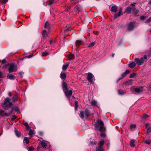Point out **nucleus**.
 Instances as JSON below:
<instances>
[{
  "instance_id": "nucleus-1",
  "label": "nucleus",
  "mask_w": 151,
  "mask_h": 151,
  "mask_svg": "<svg viewBox=\"0 0 151 151\" xmlns=\"http://www.w3.org/2000/svg\"><path fill=\"white\" fill-rule=\"evenodd\" d=\"M103 122L101 120L98 119L95 124V130H99L101 132L105 130Z\"/></svg>"
},
{
  "instance_id": "nucleus-2",
  "label": "nucleus",
  "mask_w": 151,
  "mask_h": 151,
  "mask_svg": "<svg viewBox=\"0 0 151 151\" xmlns=\"http://www.w3.org/2000/svg\"><path fill=\"white\" fill-rule=\"evenodd\" d=\"M62 88L63 92L65 96L68 99H69L72 95L73 93L72 91L71 90L68 91L67 84L64 82H63Z\"/></svg>"
},
{
  "instance_id": "nucleus-3",
  "label": "nucleus",
  "mask_w": 151,
  "mask_h": 151,
  "mask_svg": "<svg viewBox=\"0 0 151 151\" xmlns=\"http://www.w3.org/2000/svg\"><path fill=\"white\" fill-rule=\"evenodd\" d=\"M122 8H121L120 9L118 13H116V12L117 11V6H112L111 11L113 14H114V19H116L123 14V13L122 12Z\"/></svg>"
},
{
  "instance_id": "nucleus-4",
  "label": "nucleus",
  "mask_w": 151,
  "mask_h": 151,
  "mask_svg": "<svg viewBox=\"0 0 151 151\" xmlns=\"http://www.w3.org/2000/svg\"><path fill=\"white\" fill-rule=\"evenodd\" d=\"M11 99L9 98L5 99L4 102L2 104V106L5 110H8L12 106V103L10 102Z\"/></svg>"
},
{
  "instance_id": "nucleus-5",
  "label": "nucleus",
  "mask_w": 151,
  "mask_h": 151,
  "mask_svg": "<svg viewBox=\"0 0 151 151\" xmlns=\"http://www.w3.org/2000/svg\"><path fill=\"white\" fill-rule=\"evenodd\" d=\"M144 87H138L135 88L133 87L130 88V90L132 93L134 94H135L137 93H139L142 92L144 90Z\"/></svg>"
},
{
  "instance_id": "nucleus-6",
  "label": "nucleus",
  "mask_w": 151,
  "mask_h": 151,
  "mask_svg": "<svg viewBox=\"0 0 151 151\" xmlns=\"http://www.w3.org/2000/svg\"><path fill=\"white\" fill-rule=\"evenodd\" d=\"M147 58V56L146 55H144L143 57H142L140 59L135 58L134 61L138 65H141L143 64Z\"/></svg>"
},
{
  "instance_id": "nucleus-7",
  "label": "nucleus",
  "mask_w": 151,
  "mask_h": 151,
  "mask_svg": "<svg viewBox=\"0 0 151 151\" xmlns=\"http://www.w3.org/2000/svg\"><path fill=\"white\" fill-rule=\"evenodd\" d=\"M17 70V66L14 64L12 63L10 65L8 69L9 73H11L13 72H15Z\"/></svg>"
},
{
  "instance_id": "nucleus-8",
  "label": "nucleus",
  "mask_w": 151,
  "mask_h": 151,
  "mask_svg": "<svg viewBox=\"0 0 151 151\" xmlns=\"http://www.w3.org/2000/svg\"><path fill=\"white\" fill-rule=\"evenodd\" d=\"M87 80L90 82L93 83V78H94V76L92 73H88L87 74ZM94 80H95L94 79Z\"/></svg>"
},
{
  "instance_id": "nucleus-9",
  "label": "nucleus",
  "mask_w": 151,
  "mask_h": 151,
  "mask_svg": "<svg viewBox=\"0 0 151 151\" xmlns=\"http://www.w3.org/2000/svg\"><path fill=\"white\" fill-rule=\"evenodd\" d=\"M129 71L128 70H126L125 72L122 73L121 75L122 77H121L119 78L117 81V83H118L119 81L123 79L129 73Z\"/></svg>"
},
{
  "instance_id": "nucleus-10",
  "label": "nucleus",
  "mask_w": 151,
  "mask_h": 151,
  "mask_svg": "<svg viewBox=\"0 0 151 151\" xmlns=\"http://www.w3.org/2000/svg\"><path fill=\"white\" fill-rule=\"evenodd\" d=\"M134 22H132L128 25V29L129 30H132L134 27Z\"/></svg>"
},
{
  "instance_id": "nucleus-11",
  "label": "nucleus",
  "mask_w": 151,
  "mask_h": 151,
  "mask_svg": "<svg viewBox=\"0 0 151 151\" xmlns=\"http://www.w3.org/2000/svg\"><path fill=\"white\" fill-rule=\"evenodd\" d=\"M44 27L45 29H48L49 32H50V29H51V26L50 25L49 23L48 22H46L44 25Z\"/></svg>"
},
{
  "instance_id": "nucleus-12",
  "label": "nucleus",
  "mask_w": 151,
  "mask_h": 151,
  "mask_svg": "<svg viewBox=\"0 0 151 151\" xmlns=\"http://www.w3.org/2000/svg\"><path fill=\"white\" fill-rule=\"evenodd\" d=\"M82 9L81 6L77 5L75 8L74 11L76 12H80Z\"/></svg>"
},
{
  "instance_id": "nucleus-13",
  "label": "nucleus",
  "mask_w": 151,
  "mask_h": 151,
  "mask_svg": "<svg viewBox=\"0 0 151 151\" xmlns=\"http://www.w3.org/2000/svg\"><path fill=\"white\" fill-rule=\"evenodd\" d=\"M48 143L47 141H43L41 142V144L43 148L46 149Z\"/></svg>"
},
{
  "instance_id": "nucleus-14",
  "label": "nucleus",
  "mask_w": 151,
  "mask_h": 151,
  "mask_svg": "<svg viewBox=\"0 0 151 151\" xmlns=\"http://www.w3.org/2000/svg\"><path fill=\"white\" fill-rule=\"evenodd\" d=\"M132 80L127 81L125 83H124L123 85V86H125L130 85L132 84Z\"/></svg>"
},
{
  "instance_id": "nucleus-15",
  "label": "nucleus",
  "mask_w": 151,
  "mask_h": 151,
  "mask_svg": "<svg viewBox=\"0 0 151 151\" xmlns=\"http://www.w3.org/2000/svg\"><path fill=\"white\" fill-rule=\"evenodd\" d=\"M0 115L2 116H8V114L6 113H5L4 111L3 110H0Z\"/></svg>"
},
{
  "instance_id": "nucleus-16",
  "label": "nucleus",
  "mask_w": 151,
  "mask_h": 151,
  "mask_svg": "<svg viewBox=\"0 0 151 151\" xmlns=\"http://www.w3.org/2000/svg\"><path fill=\"white\" fill-rule=\"evenodd\" d=\"M66 75L65 73H61L60 75V77L62 79H64L66 78Z\"/></svg>"
},
{
  "instance_id": "nucleus-17",
  "label": "nucleus",
  "mask_w": 151,
  "mask_h": 151,
  "mask_svg": "<svg viewBox=\"0 0 151 151\" xmlns=\"http://www.w3.org/2000/svg\"><path fill=\"white\" fill-rule=\"evenodd\" d=\"M83 42L82 40H78L76 41L75 44L76 46H78L81 45Z\"/></svg>"
},
{
  "instance_id": "nucleus-18",
  "label": "nucleus",
  "mask_w": 151,
  "mask_h": 151,
  "mask_svg": "<svg viewBox=\"0 0 151 151\" xmlns=\"http://www.w3.org/2000/svg\"><path fill=\"white\" fill-rule=\"evenodd\" d=\"M18 97L17 95L16 94L14 95L12 98V101L14 102L17 101L18 100Z\"/></svg>"
},
{
  "instance_id": "nucleus-19",
  "label": "nucleus",
  "mask_w": 151,
  "mask_h": 151,
  "mask_svg": "<svg viewBox=\"0 0 151 151\" xmlns=\"http://www.w3.org/2000/svg\"><path fill=\"white\" fill-rule=\"evenodd\" d=\"M132 10V8L130 6L128 7L125 10V12L127 14L130 13Z\"/></svg>"
},
{
  "instance_id": "nucleus-20",
  "label": "nucleus",
  "mask_w": 151,
  "mask_h": 151,
  "mask_svg": "<svg viewBox=\"0 0 151 151\" xmlns=\"http://www.w3.org/2000/svg\"><path fill=\"white\" fill-rule=\"evenodd\" d=\"M7 77L11 80H14L15 79L14 76L12 74H8Z\"/></svg>"
},
{
  "instance_id": "nucleus-21",
  "label": "nucleus",
  "mask_w": 151,
  "mask_h": 151,
  "mask_svg": "<svg viewBox=\"0 0 151 151\" xmlns=\"http://www.w3.org/2000/svg\"><path fill=\"white\" fill-rule=\"evenodd\" d=\"M136 66V64L134 62H132L129 64V67L132 68Z\"/></svg>"
},
{
  "instance_id": "nucleus-22",
  "label": "nucleus",
  "mask_w": 151,
  "mask_h": 151,
  "mask_svg": "<svg viewBox=\"0 0 151 151\" xmlns=\"http://www.w3.org/2000/svg\"><path fill=\"white\" fill-rule=\"evenodd\" d=\"M135 142V140L134 139H132L130 142V145L132 147H134L135 146V145L134 142Z\"/></svg>"
},
{
  "instance_id": "nucleus-23",
  "label": "nucleus",
  "mask_w": 151,
  "mask_h": 151,
  "mask_svg": "<svg viewBox=\"0 0 151 151\" xmlns=\"http://www.w3.org/2000/svg\"><path fill=\"white\" fill-rule=\"evenodd\" d=\"M75 58L74 55L73 54H70L69 56V60H73Z\"/></svg>"
},
{
  "instance_id": "nucleus-24",
  "label": "nucleus",
  "mask_w": 151,
  "mask_h": 151,
  "mask_svg": "<svg viewBox=\"0 0 151 151\" xmlns=\"http://www.w3.org/2000/svg\"><path fill=\"white\" fill-rule=\"evenodd\" d=\"M24 142L27 144H28L29 142V141L27 137H25L24 138Z\"/></svg>"
},
{
  "instance_id": "nucleus-25",
  "label": "nucleus",
  "mask_w": 151,
  "mask_h": 151,
  "mask_svg": "<svg viewBox=\"0 0 151 151\" xmlns=\"http://www.w3.org/2000/svg\"><path fill=\"white\" fill-rule=\"evenodd\" d=\"M85 114L86 116H88L90 115V112L88 109H86L85 111Z\"/></svg>"
},
{
  "instance_id": "nucleus-26",
  "label": "nucleus",
  "mask_w": 151,
  "mask_h": 151,
  "mask_svg": "<svg viewBox=\"0 0 151 151\" xmlns=\"http://www.w3.org/2000/svg\"><path fill=\"white\" fill-rule=\"evenodd\" d=\"M47 35V33L45 30H43L42 31V35L43 37H46Z\"/></svg>"
},
{
  "instance_id": "nucleus-27",
  "label": "nucleus",
  "mask_w": 151,
  "mask_h": 151,
  "mask_svg": "<svg viewBox=\"0 0 151 151\" xmlns=\"http://www.w3.org/2000/svg\"><path fill=\"white\" fill-rule=\"evenodd\" d=\"M15 134L16 136L17 137H20V135H21V133L19 132L18 131H17V130H15Z\"/></svg>"
},
{
  "instance_id": "nucleus-28",
  "label": "nucleus",
  "mask_w": 151,
  "mask_h": 151,
  "mask_svg": "<svg viewBox=\"0 0 151 151\" xmlns=\"http://www.w3.org/2000/svg\"><path fill=\"white\" fill-rule=\"evenodd\" d=\"M69 64L68 63L66 65H63L62 67V69L63 70H65L69 66Z\"/></svg>"
},
{
  "instance_id": "nucleus-29",
  "label": "nucleus",
  "mask_w": 151,
  "mask_h": 151,
  "mask_svg": "<svg viewBox=\"0 0 151 151\" xmlns=\"http://www.w3.org/2000/svg\"><path fill=\"white\" fill-rule=\"evenodd\" d=\"M79 116L82 119H83L84 117V112L83 111H81L79 114Z\"/></svg>"
},
{
  "instance_id": "nucleus-30",
  "label": "nucleus",
  "mask_w": 151,
  "mask_h": 151,
  "mask_svg": "<svg viewBox=\"0 0 151 151\" xmlns=\"http://www.w3.org/2000/svg\"><path fill=\"white\" fill-rule=\"evenodd\" d=\"M118 92L119 95H123L125 93L123 90H119L118 91Z\"/></svg>"
},
{
  "instance_id": "nucleus-31",
  "label": "nucleus",
  "mask_w": 151,
  "mask_h": 151,
  "mask_svg": "<svg viewBox=\"0 0 151 151\" xmlns=\"http://www.w3.org/2000/svg\"><path fill=\"white\" fill-rule=\"evenodd\" d=\"M97 103V102L96 101L93 100H92L91 102V104L92 106H96Z\"/></svg>"
},
{
  "instance_id": "nucleus-32",
  "label": "nucleus",
  "mask_w": 151,
  "mask_h": 151,
  "mask_svg": "<svg viewBox=\"0 0 151 151\" xmlns=\"http://www.w3.org/2000/svg\"><path fill=\"white\" fill-rule=\"evenodd\" d=\"M104 143V140H102L101 141H100L99 143V146L101 147V146H103Z\"/></svg>"
},
{
  "instance_id": "nucleus-33",
  "label": "nucleus",
  "mask_w": 151,
  "mask_h": 151,
  "mask_svg": "<svg viewBox=\"0 0 151 151\" xmlns=\"http://www.w3.org/2000/svg\"><path fill=\"white\" fill-rule=\"evenodd\" d=\"M96 151H103L104 150L101 147L99 146L96 148Z\"/></svg>"
},
{
  "instance_id": "nucleus-34",
  "label": "nucleus",
  "mask_w": 151,
  "mask_h": 151,
  "mask_svg": "<svg viewBox=\"0 0 151 151\" xmlns=\"http://www.w3.org/2000/svg\"><path fill=\"white\" fill-rule=\"evenodd\" d=\"M75 110L76 111L77 108L78 107V102L77 101H75Z\"/></svg>"
},
{
  "instance_id": "nucleus-35",
  "label": "nucleus",
  "mask_w": 151,
  "mask_h": 151,
  "mask_svg": "<svg viewBox=\"0 0 151 151\" xmlns=\"http://www.w3.org/2000/svg\"><path fill=\"white\" fill-rule=\"evenodd\" d=\"M27 149L29 151H33L35 150V148L32 147H28Z\"/></svg>"
},
{
  "instance_id": "nucleus-36",
  "label": "nucleus",
  "mask_w": 151,
  "mask_h": 151,
  "mask_svg": "<svg viewBox=\"0 0 151 151\" xmlns=\"http://www.w3.org/2000/svg\"><path fill=\"white\" fill-rule=\"evenodd\" d=\"M151 132V127H149L147 130V132L146 133V135H147L148 134Z\"/></svg>"
},
{
  "instance_id": "nucleus-37",
  "label": "nucleus",
  "mask_w": 151,
  "mask_h": 151,
  "mask_svg": "<svg viewBox=\"0 0 151 151\" xmlns=\"http://www.w3.org/2000/svg\"><path fill=\"white\" fill-rule=\"evenodd\" d=\"M136 75V74L135 73H133L132 74H131L130 75L129 78H133L135 77Z\"/></svg>"
},
{
  "instance_id": "nucleus-38",
  "label": "nucleus",
  "mask_w": 151,
  "mask_h": 151,
  "mask_svg": "<svg viewBox=\"0 0 151 151\" xmlns=\"http://www.w3.org/2000/svg\"><path fill=\"white\" fill-rule=\"evenodd\" d=\"M145 143L148 145L150 144L151 143V141L149 140H145Z\"/></svg>"
},
{
  "instance_id": "nucleus-39",
  "label": "nucleus",
  "mask_w": 151,
  "mask_h": 151,
  "mask_svg": "<svg viewBox=\"0 0 151 151\" xmlns=\"http://www.w3.org/2000/svg\"><path fill=\"white\" fill-rule=\"evenodd\" d=\"M48 54V52L47 51H45L42 53V56H45Z\"/></svg>"
},
{
  "instance_id": "nucleus-40",
  "label": "nucleus",
  "mask_w": 151,
  "mask_h": 151,
  "mask_svg": "<svg viewBox=\"0 0 151 151\" xmlns=\"http://www.w3.org/2000/svg\"><path fill=\"white\" fill-rule=\"evenodd\" d=\"M16 117L17 116L15 115H13L11 119V120L12 121H13Z\"/></svg>"
},
{
  "instance_id": "nucleus-41",
  "label": "nucleus",
  "mask_w": 151,
  "mask_h": 151,
  "mask_svg": "<svg viewBox=\"0 0 151 151\" xmlns=\"http://www.w3.org/2000/svg\"><path fill=\"white\" fill-rule=\"evenodd\" d=\"M151 22V17L147 19L145 22V23H147Z\"/></svg>"
},
{
  "instance_id": "nucleus-42",
  "label": "nucleus",
  "mask_w": 151,
  "mask_h": 151,
  "mask_svg": "<svg viewBox=\"0 0 151 151\" xmlns=\"http://www.w3.org/2000/svg\"><path fill=\"white\" fill-rule=\"evenodd\" d=\"M33 134H34L32 130H31L29 131V135L30 136L32 135H33Z\"/></svg>"
},
{
  "instance_id": "nucleus-43",
  "label": "nucleus",
  "mask_w": 151,
  "mask_h": 151,
  "mask_svg": "<svg viewBox=\"0 0 151 151\" xmlns=\"http://www.w3.org/2000/svg\"><path fill=\"white\" fill-rule=\"evenodd\" d=\"M136 125L135 124H131L130 126V128L132 129L133 128H135L136 127Z\"/></svg>"
},
{
  "instance_id": "nucleus-44",
  "label": "nucleus",
  "mask_w": 151,
  "mask_h": 151,
  "mask_svg": "<svg viewBox=\"0 0 151 151\" xmlns=\"http://www.w3.org/2000/svg\"><path fill=\"white\" fill-rule=\"evenodd\" d=\"M94 45H95V42H92L91 43H90L89 45L88 46H89V47H91L93 46Z\"/></svg>"
},
{
  "instance_id": "nucleus-45",
  "label": "nucleus",
  "mask_w": 151,
  "mask_h": 151,
  "mask_svg": "<svg viewBox=\"0 0 151 151\" xmlns=\"http://www.w3.org/2000/svg\"><path fill=\"white\" fill-rule=\"evenodd\" d=\"M8 0H1V2L5 4L8 1Z\"/></svg>"
},
{
  "instance_id": "nucleus-46",
  "label": "nucleus",
  "mask_w": 151,
  "mask_h": 151,
  "mask_svg": "<svg viewBox=\"0 0 151 151\" xmlns=\"http://www.w3.org/2000/svg\"><path fill=\"white\" fill-rule=\"evenodd\" d=\"M71 7L70 6H68L66 8L65 10L66 11L68 12L70 9Z\"/></svg>"
},
{
  "instance_id": "nucleus-47",
  "label": "nucleus",
  "mask_w": 151,
  "mask_h": 151,
  "mask_svg": "<svg viewBox=\"0 0 151 151\" xmlns=\"http://www.w3.org/2000/svg\"><path fill=\"white\" fill-rule=\"evenodd\" d=\"M14 110L15 111L17 112H19V109L17 107L14 108Z\"/></svg>"
},
{
  "instance_id": "nucleus-48",
  "label": "nucleus",
  "mask_w": 151,
  "mask_h": 151,
  "mask_svg": "<svg viewBox=\"0 0 151 151\" xmlns=\"http://www.w3.org/2000/svg\"><path fill=\"white\" fill-rule=\"evenodd\" d=\"M140 19L142 20H144L145 19V17L144 16H142L140 17Z\"/></svg>"
},
{
  "instance_id": "nucleus-49",
  "label": "nucleus",
  "mask_w": 151,
  "mask_h": 151,
  "mask_svg": "<svg viewBox=\"0 0 151 151\" xmlns=\"http://www.w3.org/2000/svg\"><path fill=\"white\" fill-rule=\"evenodd\" d=\"M148 116H149L148 115L145 114L143 115V117L144 118H146L148 117Z\"/></svg>"
},
{
  "instance_id": "nucleus-50",
  "label": "nucleus",
  "mask_w": 151,
  "mask_h": 151,
  "mask_svg": "<svg viewBox=\"0 0 151 151\" xmlns=\"http://www.w3.org/2000/svg\"><path fill=\"white\" fill-rule=\"evenodd\" d=\"M100 135L101 137H105L106 136V134L105 133H101V134Z\"/></svg>"
},
{
  "instance_id": "nucleus-51",
  "label": "nucleus",
  "mask_w": 151,
  "mask_h": 151,
  "mask_svg": "<svg viewBox=\"0 0 151 151\" xmlns=\"http://www.w3.org/2000/svg\"><path fill=\"white\" fill-rule=\"evenodd\" d=\"M23 124L25 127H27L28 125V123L26 122L23 123Z\"/></svg>"
},
{
  "instance_id": "nucleus-52",
  "label": "nucleus",
  "mask_w": 151,
  "mask_h": 151,
  "mask_svg": "<svg viewBox=\"0 0 151 151\" xmlns=\"http://www.w3.org/2000/svg\"><path fill=\"white\" fill-rule=\"evenodd\" d=\"M13 111V109L11 110L10 111L9 113H8V116H10L11 114L12 113Z\"/></svg>"
},
{
  "instance_id": "nucleus-53",
  "label": "nucleus",
  "mask_w": 151,
  "mask_h": 151,
  "mask_svg": "<svg viewBox=\"0 0 151 151\" xmlns=\"http://www.w3.org/2000/svg\"><path fill=\"white\" fill-rule=\"evenodd\" d=\"M68 27H66V26L65 28L64 29V31L65 32H66L68 30Z\"/></svg>"
},
{
  "instance_id": "nucleus-54",
  "label": "nucleus",
  "mask_w": 151,
  "mask_h": 151,
  "mask_svg": "<svg viewBox=\"0 0 151 151\" xmlns=\"http://www.w3.org/2000/svg\"><path fill=\"white\" fill-rule=\"evenodd\" d=\"M49 2H50L48 4V5H51V4H52L54 2H53L52 1H51L50 0H49Z\"/></svg>"
},
{
  "instance_id": "nucleus-55",
  "label": "nucleus",
  "mask_w": 151,
  "mask_h": 151,
  "mask_svg": "<svg viewBox=\"0 0 151 151\" xmlns=\"http://www.w3.org/2000/svg\"><path fill=\"white\" fill-rule=\"evenodd\" d=\"M33 56V54H30L29 55L27 56V58H30L32 57Z\"/></svg>"
},
{
  "instance_id": "nucleus-56",
  "label": "nucleus",
  "mask_w": 151,
  "mask_h": 151,
  "mask_svg": "<svg viewBox=\"0 0 151 151\" xmlns=\"http://www.w3.org/2000/svg\"><path fill=\"white\" fill-rule=\"evenodd\" d=\"M6 60L5 59H3L2 60V64L5 63H6Z\"/></svg>"
},
{
  "instance_id": "nucleus-57",
  "label": "nucleus",
  "mask_w": 151,
  "mask_h": 151,
  "mask_svg": "<svg viewBox=\"0 0 151 151\" xmlns=\"http://www.w3.org/2000/svg\"><path fill=\"white\" fill-rule=\"evenodd\" d=\"M23 72H19V74L21 76H22L23 75Z\"/></svg>"
},
{
  "instance_id": "nucleus-58",
  "label": "nucleus",
  "mask_w": 151,
  "mask_h": 151,
  "mask_svg": "<svg viewBox=\"0 0 151 151\" xmlns=\"http://www.w3.org/2000/svg\"><path fill=\"white\" fill-rule=\"evenodd\" d=\"M71 24H69L67 25L66 26V27H68V28H69V27H70L71 26Z\"/></svg>"
},
{
  "instance_id": "nucleus-59",
  "label": "nucleus",
  "mask_w": 151,
  "mask_h": 151,
  "mask_svg": "<svg viewBox=\"0 0 151 151\" xmlns=\"http://www.w3.org/2000/svg\"><path fill=\"white\" fill-rule=\"evenodd\" d=\"M26 127V129L27 130H28L29 129L30 127H29V125H28Z\"/></svg>"
},
{
  "instance_id": "nucleus-60",
  "label": "nucleus",
  "mask_w": 151,
  "mask_h": 151,
  "mask_svg": "<svg viewBox=\"0 0 151 151\" xmlns=\"http://www.w3.org/2000/svg\"><path fill=\"white\" fill-rule=\"evenodd\" d=\"M91 144L92 145H94L95 144V142H91Z\"/></svg>"
},
{
  "instance_id": "nucleus-61",
  "label": "nucleus",
  "mask_w": 151,
  "mask_h": 151,
  "mask_svg": "<svg viewBox=\"0 0 151 151\" xmlns=\"http://www.w3.org/2000/svg\"><path fill=\"white\" fill-rule=\"evenodd\" d=\"M8 95L9 96H12V93L11 92H9L8 93Z\"/></svg>"
},
{
  "instance_id": "nucleus-62",
  "label": "nucleus",
  "mask_w": 151,
  "mask_h": 151,
  "mask_svg": "<svg viewBox=\"0 0 151 151\" xmlns=\"http://www.w3.org/2000/svg\"><path fill=\"white\" fill-rule=\"evenodd\" d=\"M53 42V41L52 40H50V44H52Z\"/></svg>"
},
{
  "instance_id": "nucleus-63",
  "label": "nucleus",
  "mask_w": 151,
  "mask_h": 151,
  "mask_svg": "<svg viewBox=\"0 0 151 151\" xmlns=\"http://www.w3.org/2000/svg\"><path fill=\"white\" fill-rule=\"evenodd\" d=\"M114 55H115L114 53H113L112 55V57H113L114 56Z\"/></svg>"
},
{
  "instance_id": "nucleus-64",
  "label": "nucleus",
  "mask_w": 151,
  "mask_h": 151,
  "mask_svg": "<svg viewBox=\"0 0 151 151\" xmlns=\"http://www.w3.org/2000/svg\"><path fill=\"white\" fill-rule=\"evenodd\" d=\"M150 4H151V0L149 2Z\"/></svg>"
}]
</instances>
